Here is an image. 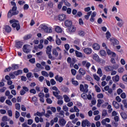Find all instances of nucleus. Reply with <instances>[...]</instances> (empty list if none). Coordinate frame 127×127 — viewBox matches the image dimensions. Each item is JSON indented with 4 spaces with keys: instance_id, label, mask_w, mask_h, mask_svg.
Segmentation results:
<instances>
[{
    "instance_id": "f257e3e1",
    "label": "nucleus",
    "mask_w": 127,
    "mask_h": 127,
    "mask_svg": "<svg viewBox=\"0 0 127 127\" xmlns=\"http://www.w3.org/2000/svg\"><path fill=\"white\" fill-rule=\"evenodd\" d=\"M10 23H12V27L14 28H16V30L20 29V26L19 25V23L18 21L15 19H12L9 21Z\"/></svg>"
},
{
    "instance_id": "f03ea898",
    "label": "nucleus",
    "mask_w": 127,
    "mask_h": 127,
    "mask_svg": "<svg viewBox=\"0 0 127 127\" xmlns=\"http://www.w3.org/2000/svg\"><path fill=\"white\" fill-rule=\"evenodd\" d=\"M89 86L87 84H84V87L83 84H80L79 86V89L80 92H83V93H88L89 92Z\"/></svg>"
},
{
    "instance_id": "7ed1b4c3",
    "label": "nucleus",
    "mask_w": 127,
    "mask_h": 127,
    "mask_svg": "<svg viewBox=\"0 0 127 127\" xmlns=\"http://www.w3.org/2000/svg\"><path fill=\"white\" fill-rule=\"evenodd\" d=\"M30 46L28 45H24L23 46V52L24 53H29L30 52V49H29Z\"/></svg>"
},
{
    "instance_id": "20e7f679",
    "label": "nucleus",
    "mask_w": 127,
    "mask_h": 127,
    "mask_svg": "<svg viewBox=\"0 0 127 127\" xmlns=\"http://www.w3.org/2000/svg\"><path fill=\"white\" fill-rule=\"evenodd\" d=\"M81 126L82 127H86V126L87 127H90L91 126V123H90V122H89L88 120H85L82 121Z\"/></svg>"
},
{
    "instance_id": "39448f33",
    "label": "nucleus",
    "mask_w": 127,
    "mask_h": 127,
    "mask_svg": "<svg viewBox=\"0 0 127 127\" xmlns=\"http://www.w3.org/2000/svg\"><path fill=\"white\" fill-rule=\"evenodd\" d=\"M67 31L68 32V33H69L70 34H72V33H74V32H75V31H76V27L74 26H70V27H69L67 29Z\"/></svg>"
},
{
    "instance_id": "423d86ee",
    "label": "nucleus",
    "mask_w": 127,
    "mask_h": 127,
    "mask_svg": "<svg viewBox=\"0 0 127 127\" xmlns=\"http://www.w3.org/2000/svg\"><path fill=\"white\" fill-rule=\"evenodd\" d=\"M82 65L84 67H86L87 69H89L90 68V66H91V63L88 62L87 61H83L82 62Z\"/></svg>"
},
{
    "instance_id": "0eeeda50",
    "label": "nucleus",
    "mask_w": 127,
    "mask_h": 127,
    "mask_svg": "<svg viewBox=\"0 0 127 127\" xmlns=\"http://www.w3.org/2000/svg\"><path fill=\"white\" fill-rule=\"evenodd\" d=\"M59 124L61 127H64L66 125V120L64 119H60L59 120Z\"/></svg>"
},
{
    "instance_id": "6e6552de",
    "label": "nucleus",
    "mask_w": 127,
    "mask_h": 127,
    "mask_svg": "<svg viewBox=\"0 0 127 127\" xmlns=\"http://www.w3.org/2000/svg\"><path fill=\"white\" fill-rule=\"evenodd\" d=\"M22 45H23V42L22 41H18L15 43V47L18 49L21 48V47H22Z\"/></svg>"
},
{
    "instance_id": "1a4fd4ad",
    "label": "nucleus",
    "mask_w": 127,
    "mask_h": 127,
    "mask_svg": "<svg viewBox=\"0 0 127 127\" xmlns=\"http://www.w3.org/2000/svg\"><path fill=\"white\" fill-rule=\"evenodd\" d=\"M83 52L85 54H87V55H90V54L92 53V49L90 48H86L83 49Z\"/></svg>"
},
{
    "instance_id": "9d476101",
    "label": "nucleus",
    "mask_w": 127,
    "mask_h": 127,
    "mask_svg": "<svg viewBox=\"0 0 127 127\" xmlns=\"http://www.w3.org/2000/svg\"><path fill=\"white\" fill-rule=\"evenodd\" d=\"M16 14H18V11H16L15 12H11V10H10L8 12V17H10L13 15H16Z\"/></svg>"
},
{
    "instance_id": "9b49d317",
    "label": "nucleus",
    "mask_w": 127,
    "mask_h": 127,
    "mask_svg": "<svg viewBox=\"0 0 127 127\" xmlns=\"http://www.w3.org/2000/svg\"><path fill=\"white\" fill-rule=\"evenodd\" d=\"M55 79L57 82H59V83H62V81H63V77L59 76V75H57L55 76Z\"/></svg>"
},
{
    "instance_id": "f8f14e48",
    "label": "nucleus",
    "mask_w": 127,
    "mask_h": 127,
    "mask_svg": "<svg viewBox=\"0 0 127 127\" xmlns=\"http://www.w3.org/2000/svg\"><path fill=\"white\" fill-rule=\"evenodd\" d=\"M64 24L67 27H70L72 25V21L70 20H66L64 21Z\"/></svg>"
},
{
    "instance_id": "ddd939ff",
    "label": "nucleus",
    "mask_w": 127,
    "mask_h": 127,
    "mask_svg": "<svg viewBox=\"0 0 127 127\" xmlns=\"http://www.w3.org/2000/svg\"><path fill=\"white\" fill-rule=\"evenodd\" d=\"M47 25L45 24H42L40 25V28L41 29V30H42L43 31H44L45 32L46 31V30L47 29Z\"/></svg>"
},
{
    "instance_id": "4468645a",
    "label": "nucleus",
    "mask_w": 127,
    "mask_h": 127,
    "mask_svg": "<svg viewBox=\"0 0 127 127\" xmlns=\"http://www.w3.org/2000/svg\"><path fill=\"white\" fill-rule=\"evenodd\" d=\"M59 20H60V21H63L64 19H66V15L64 14H62L61 15H59L58 16Z\"/></svg>"
},
{
    "instance_id": "2eb2a0df",
    "label": "nucleus",
    "mask_w": 127,
    "mask_h": 127,
    "mask_svg": "<svg viewBox=\"0 0 127 127\" xmlns=\"http://www.w3.org/2000/svg\"><path fill=\"white\" fill-rule=\"evenodd\" d=\"M110 41L113 43V45H118L119 44V41L114 38L110 39Z\"/></svg>"
},
{
    "instance_id": "dca6fc26",
    "label": "nucleus",
    "mask_w": 127,
    "mask_h": 127,
    "mask_svg": "<svg viewBox=\"0 0 127 127\" xmlns=\"http://www.w3.org/2000/svg\"><path fill=\"white\" fill-rule=\"evenodd\" d=\"M111 122V120H110L109 118H106L105 119H103L102 122L101 124L103 126L106 125L107 124L106 123H110Z\"/></svg>"
},
{
    "instance_id": "f3484780",
    "label": "nucleus",
    "mask_w": 127,
    "mask_h": 127,
    "mask_svg": "<svg viewBox=\"0 0 127 127\" xmlns=\"http://www.w3.org/2000/svg\"><path fill=\"white\" fill-rule=\"evenodd\" d=\"M107 54L108 55H111V56H112V57H116V53L111 52V50H110L109 49H107Z\"/></svg>"
},
{
    "instance_id": "a211bd4d",
    "label": "nucleus",
    "mask_w": 127,
    "mask_h": 127,
    "mask_svg": "<svg viewBox=\"0 0 127 127\" xmlns=\"http://www.w3.org/2000/svg\"><path fill=\"white\" fill-rule=\"evenodd\" d=\"M112 80L114 82H119L120 81V76L119 75H116L112 77Z\"/></svg>"
},
{
    "instance_id": "6ab92c4d",
    "label": "nucleus",
    "mask_w": 127,
    "mask_h": 127,
    "mask_svg": "<svg viewBox=\"0 0 127 127\" xmlns=\"http://www.w3.org/2000/svg\"><path fill=\"white\" fill-rule=\"evenodd\" d=\"M43 48V45L42 44H39L38 46H35L34 47V49H35V50H36V51L38 50V49H42Z\"/></svg>"
},
{
    "instance_id": "aec40b11",
    "label": "nucleus",
    "mask_w": 127,
    "mask_h": 127,
    "mask_svg": "<svg viewBox=\"0 0 127 127\" xmlns=\"http://www.w3.org/2000/svg\"><path fill=\"white\" fill-rule=\"evenodd\" d=\"M78 72L79 74H80V75H82V76L86 74V70H85L83 68H80Z\"/></svg>"
},
{
    "instance_id": "412c9836",
    "label": "nucleus",
    "mask_w": 127,
    "mask_h": 127,
    "mask_svg": "<svg viewBox=\"0 0 127 127\" xmlns=\"http://www.w3.org/2000/svg\"><path fill=\"white\" fill-rule=\"evenodd\" d=\"M93 59H94V60H95V61H97V62H99V61H100V58L99 57V56L96 54H94L93 55Z\"/></svg>"
},
{
    "instance_id": "4be33fe9",
    "label": "nucleus",
    "mask_w": 127,
    "mask_h": 127,
    "mask_svg": "<svg viewBox=\"0 0 127 127\" xmlns=\"http://www.w3.org/2000/svg\"><path fill=\"white\" fill-rule=\"evenodd\" d=\"M92 47L94 50H99L100 49V45L97 43L94 44Z\"/></svg>"
},
{
    "instance_id": "5701e85b",
    "label": "nucleus",
    "mask_w": 127,
    "mask_h": 127,
    "mask_svg": "<svg viewBox=\"0 0 127 127\" xmlns=\"http://www.w3.org/2000/svg\"><path fill=\"white\" fill-rule=\"evenodd\" d=\"M4 30L7 33H9L11 31V28L8 25H6L4 27Z\"/></svg>"
},
{
    "instance_id": "b1692460",
    "label": "nucleus",
    "mask_w": 127,
    "mask_h": 127,
    "mask_svg": "<svg viewBox=\"0 0 127 127\" xmlns=\"http://www.w3.org/2000/svg\"><path fill=\"white\" fill-rule=\"evenodd\" d=\"M56 43L57 45H61V40L58 38V36H56Z\"/></svg>"
},
{
    "instance_id": "393cba45",
    "label": "nucleus",
    "mask_w": 127,
    "mask_h": 127,
    "mask_svg": "<svg viewBox=\"0 0 127 127\" xmlns=\"http://www.w3.org/2000/svg\"><path fill=\"white\" fill-rule=\"evenodd\" d=\"M113 106L116 109H119L120 108V104L117 101H113Z\"/></svg>"
},
{
    "instance_id": "a878e982",
    "label": "nucleus",
    "mask_w": 127,
    "mask_h": 127,
    "mask_svg": "<svg viewBox=\"0 0 127 127\" xmlns=\"http://www.w3.org/2000/svg\"><path fill=\"white\" fill-rule=\"evenodd\" d=\"M64 99L65 103H69V102L71 101L70 98H69V97H68L67 95H64Z\"/></svg>"
},
{
    "instance_id": "bb28decb",
    "label": "nucleus",
    "mask_w": 127,
    "mask_h": 127,
    "mask_svg": "<svg viewBox=\"0 0 127 127\" xmlns=\"http://www.w3.org/2000/svg\"><path fill=\"white\" fill-rule=\"evenodd\" d=\"M78 35H79V36H81L82 37L85 36V32L82 30H80L78 31Z\"/></svg>"
},
{
    "instance_id": "cd10ccee",
    "label": "nucleus",
    "mask_w": 127,
    "mask_h": 127,
    "mask_svg": "<svg viewBox=\"0 0 127 127\" xmlns=\"http://www.w3.org/2000/svg\"><path fill=\"white\" fill-rule=\"evenodd\" d=\"M105 69L107 72H110V71H113V66L111 65L105 67Z\"/></svg>"
},
{
    "instance_id": "c85d7f7f",
    "label": "nucleus",
    "mask_w": 127,
    "mask_h": 127,
    "mask_svg": "<svg viewBox=\"0 0 127 127\" xmlns=\"http://www.w3.org/2000/svg\"><path fill=\"white\" fill-rule=\"evenodd\" d=\"M71 82L72 85H74V86H78V85H79V82L76 81L75 80V79H74V78H72L71 79Z\"/></svg>"
},
{
    "instance_id": "c756f323",
    "label": "nucleus",
    "mask_w": 127,
    "mask_h": 127,
    "mask_svg": "<svg viewBox=\"0 0 127 127\" xmlns=\"http://www.w3.org/2000/svg\"><path fill=\"white\" fill-rule=\"evenodd\" d=\"M55 31L58 33H61V32H62V29L60 27L57 26L55 28Z\"/></svg>"
},
{
    "instance_id": "7c9ffc66",
    "label": "nucleus",
    "mask_w": 127,
    "mask_h": 127,
    "mask_svg": "<svg viewBox=\"0 0 127 127\" xmlns=\"http://www.w3.org/2000/svg\"><path fill=\"white\" fill-rule=\"evenodd\" d=\"M14 75L15 76H18V75H20V74H22V70H18L17 71H15L13 72Z\"/></svg>"
},
{
    "instance_id": "2f4dec72",
    "label": "nucleus",
    "mask_w": 127,
    "mask_h": 127,
    "mask_svg": "<svg viewBox=\"0 0 127 127\" xmlns=\"http://www.w3.org/2000/svg\"><path fill=\"white\" fill-rule=\"evenodd\" d=\"M77 62V60H75L74 58H72L71 62H70V67H73L74 66V64H75Z\"/></svg>"
},
{
    "instance_id": "473e14b6",
    "label": "nucleus",
    "mask_w": 127,
    "mask_h": 127,
    "mask_svg": "<svg viewBox=\"0 0 127 127\" xmlns=\"http://www.w3.org/2000/svg\"><path fill=\"white\" fill-rule=\"evenodd\" d=\"M58 122V118L55 117V118H54L53 120H52L51 121V124L52 126H53V125H54V123H57Z\"/></svg>"
},
{
    "instance_id": "72a5a7b5",
    "label": "nucleus",
    "mask_w": 127,
    "mask_h": 127,
    "mask_svg": "<svg viewBox=\"0 0 127 127\" xmlns=\"http://www.w3.org/2000/svg\"><path fill=\"white\" fill-rule=\"evenodd\" d=\"M91 14H92V11H90L87 12V15H85L84 16V17H85V19L88 20V19H89Z\"/></svg>"
},
{
    "instance_id": "f704fd0d",
    "label": "nucleus",
    "mask_w": 127,
    "mask_h": 127,
    "mask_svg": "<svg viewBox=\"0 0 127 127\" xmlns=\"http://www.w3.org/2000/svg\"><path fill=\"white\" fill-rule=\"evenodd\" d=\"M75 55L77 57H83V54L82 53L75 51Z\"/></svg>"
},
{
    "instance_id": "c9c22d12",
    "label": "nucleus",
    "mask_w": 127,
    "mask_h": 127,
    "mask_svg": "<svg viewBox=\"0 0 127 127\" xmlns=\"http://www.w3.org/2000/svg\"><path fill=\"white\" fill-rule=\"evenodd\" d=\"M98 103H97V107L98 108H100L101 107V104H103L104 103V100L102 99H98L97 100Z\"/></svg>"
},
{
    "instance_id": "e433bc0d",
    "label": "nucleus",
    "mask_w": 127,
    "mask_h": 127,
    "mask_svg": "<svg viewBox=\"0 0 127 127\" xmlns=\"http://www.w3.org/2000/svg\"><path fill=\"white\" fill-rule=\"evenodd\" d=\"M41 74L44 77H49V74H48V72L45 71H42Z\"/></svg>"
},
{
    "instance_id": "4c0bfd02",
    "label": "nucleus",
    "mask_w": 127,
    "mask_h": 127,
    "mask_svg": "<svg viewBox=\"0 0 127 127\" xmlns=\"http://www.w3.org/2000/svg\"><path fill=\"white\" fill-rule=\"evenodd\" d=\"M121 117L123 119V120H127V115L126 113L122 112V113H121Z\"/></svg>"
},
{
    "instance_id": "58836bf2",
    "label": "nucleus",
    "mask_w": 127,
    "mask_h": 127,
    "mask_svg": "<svg viewBox=\"0 0 127 127\" xmlns=\"http://www.w3.org/2000/svg\"><path fill=\"white\" fill-rule=\"evenodd\" d=\"M18 64H12V66H11V69H12V70H17V69H18Z\"/></svg>"
},
{
    "instance_id": "ea45409f",
    "label": "nucleus",
    "mask_w": 127,
    "mask_h": 127,
    "mask_svg": "<svg viewBox=\"0 0 127 127\" xmlns=\"http://www.w3.org/2000/svg\"><path fill=\"white\" fill-rule=\"evenodd\" d=\"M44 115V112H37L36 113L34 114V116H38V117H42V116H43Z\"/></svg>"
},
{
    "instance_id": "a19ab883",
    "label": "nucleus",
    "mask_w": 127,
    "mask_h": 127,
    "mask_svg": "<svg viewBox=\"0 0 127 127\" xmlns=\"http://www.w3.org/2000/svg\"><path fill=\"white\" fill-rule=\"evenodd\" d=\"M31 34L26 35L23 37V39L24 40H28V39H30V38H31Z\"/></svg>"
},
{
    "instance_id": "79ce46f5",
    "label": "nucleus",
    "mask_w": 127,
    "mask_h": 127,
    "mask_svg": "<svg viewBox=\"0 0 127 127\" xmlns=\"http://www.w3.org/2000/svg\"><path fill=\"white\" fill-rule=\"evenodd\" d=\"M50 115H52V112L51 111L48 110L47 111V113L45 114V116L46 118H49V117H50Z\"/></svg>"
},
{
    "instance_id": "37998d69",
    "label": "nucleus",
    "mask_w": 127,
    "mask_h": 127,
    "mask_svg": "<svg viewBox=\"0 0 127 127\" xmlns=\"http://www.w3.org/2000/svg\"><path fill=\"white\" fill-rule=\"evenodd\" d=\"M58 117L61 118H64V111H60V113L59 114Z\"/></svg>"
},
{
    "instance_id": "c03bdc74",
    "label": "nucleus",
    "mask_w": 127,
    "mask_h": 127,
    "mask_svg": "<svg viewBox=\"0 0 127 127\" xmlns=\"http://www.w3.org/2000/svg\"><path fill=\"white\" fill-rule=\"evenodd\" d=\"M97 74H99L100 77H102V76H103V71H102V69H101V68H99L98 69Z\"/></svg>"
},
{
    "instance_id": "a18cd8bd",
    "label": "nucleus",
    "mask_w": 127,
    "mask_h": 127,
    "mask_svg": "<svg viewBox=\"0 0 127 127\" xmlns=\"http://www.w3.org/2000/svg\"><path fill=\"white\" fill-rule=\"evenodd\" d=\"M85 79L86 80H87V81L93 82V78H92V77L89 75H87L85 76Z\"/></svg>"
},
{
    "instance_id": "49530a36",
    "label": "nucleus",
    "mask_w": 127,
    "mask_h": 127,
    "mask_svg": "<svg viewBox=\"0 0 127 127\" xmlns=\"http://www.w3.org/2000/svg\"><path fill=\"white\" fill-rule=\"evenodd\" d=\"M59 53H58V52H57V50H56V49H53V55H54V56H55L56 57H57V56H58Z\"/></svg>"
},
{
    "instance_id": "de8ad7c7",
    "label": "nucleus",
    "mask_w": 127,
    "mask_h": 127,
    "mask_svg": "<svg viewBox=\"0 0 127 127\" xmlns=\"http://www.w3.org/2000/svg\"><path fill=\"white\" fill-rule=\"evenodd\" d=\"M51 51H52L51 47H50V46H48L47 47V52H46L47 54H51Z\"/></svg>"
},
{
    "instance_id": "09e8293b",
    "label": "nucleus",
    "mask_w": 127,
    "mask_h": 127,
    "mask_svg": "<svg viewBox=\"0 0 127 127\" xmlns=\"http://www.w3.org/2000/svg\"><path fill=\"white\" fill-rule=\"evenodd\" d=\"M99 53L101 56H106V55H107V53L104 50H101Z\"/></svg>"
},
{
    "instance_id": "8fccbe9b",
    "label": "nucleus",
    "mask_w": 127,
    "mask_h": 127,
    "mask_svg": "<svg viewBox=\"0 0 127 127\" xmlns=\"http://www.w3.org/2000/svg\"><path fill=\"white\" fill-rule=\"evenodd\" d=\"M46 33H51L52 32V28L47 27V30H46Z\"/></svg>"
},
{
    "instance_id": "3c124183",
    "label": "nucleus",
    "mask_w": 127,
    "mask_h": 127,
    "mask_svg": "<svg viewBox=\"0 0 127 127\" xmlns=\"http://www.w3.org/2000/svg\"><path fill=\"white\" fill-rule=\"evenodd\" d=\"M47 55L48 56V58L49 59H51V60H52V61H53V60H55V58L54 57H53V56H52V55H51V53L48 54Z\"/></svg>"
},
{
    "instance_id": "603ef678",
    "label": "nucleus",
    "mask_w": 127,
    "mask_h": 127,
    "mask_svg": "<svg viewBox=\"0 0 127 127\" xmlns=\"http://www.w3.org/2000/svg\"><path fill=\"white\" fill-rule=\"evenodd\" d=\"M93 78L94 79L96 80V81H100V77H99V76L97 75V74H93Z\"/></svg>"
},
{
    "instance_id": "864d4df0",
    "label": "nucleus",
    "mask_w": 127,
    "mask_h": 127,
    "mask_svg": "<svg viewBox=\"0 0 127 127\" xmlns=\"http://www.w3.org/2000/svg\"><path fill=\"white\" fill-rule=\"evenodd\" d=\"M15 107L16 110H20V104L18 103H16L15 104Z\"/></svg>"
},
{
    "instance_id": "5fc2aeb1",
    "label": "nucleus",
    "mask_w": 127,
    "mask_h": 127,
    "mask_svg": "<svg viewBox=\"0 0 127 127\" xmlns=\"http://www.w3.org/2000/svg\"><path fill=\"white\" fill-rule=\"evenodd\" d=\"M71 74H72V75H73V76H76V74H77L76 70L74 69H71Z\"/></svg>"
},
{
    "instance_id": "6e6d98bb",
    "label": "nucleus",
    "mask_w": 127,
    "mask_h": 127,
    "mask_svg": "<svg viewBox=\"0 0 127 127\" xmlns=\"http://www.w3.org/2000/svg\"><path fill=\"white\" fill-rule=\"evenodd\" d=\"M95 88L96 92H97V93H100V92H101V88H100V87H99L98 85H95Z\"/></svg>"
},
{
    "instance_id": "4d7b16f0",
    "label": "nucleus",
    "mask_w": 127,
    "mask_h": 127,
    "mask_svg": "<svg viewBox=\"0 0 127 127\" xmlns=\"http://www.w3.org/2000/svg\"><path fill=\"white\" fill-rule=\"evenodd\" d=\"M5 103L8 106H12V103L11 102V101L10 100H6L5 101Z\"/></svg>"
},
{
    "instance_id": "13d9d810",
    "label": "nucleus",
    "mask_w": 127,
    "mask_h": 127,
    "mask_svg": "<svg viewBox=\"0 0 127 127\" xmlns=\"http://www.w3.org/2000/svg\"><path fill=\"white\" fill-rule=\"evenodd\" d=\"M50 83L51 85H52V86H54V85H56V81H55V80H54V79H51L50 80Z\"/></svg>"
},
{
    "instance_id": "bf43d9fd",
    "label": "nucleus",
    "mask_w": 127,
    "mask_h": 127,
    "mask_svg": "<svg viewBox=\"0 0 127 127\" xmlns=\"http://www.w3.org/2000/svg\"><path fill=\"white\" fill-rule=\"evenodd\" d=\"M47 40H49L50 42H53L54 41V39H53V37L52 36H49L48 38H47Z\"/></svg>"
},
{
    "instance_id": "052dcab7",
    "label": "nucleus",
    "mask_w": 127,
    "mask_h": 127,
    "mask_svg": "<svg viewBox=\"0 0 127 127\" xmlns=\"http://www.w3.org/2000/svg\"><path fill=\"white\" fill-rule=\"evenodd\" d=\"M63 110L64 112H68V111H69V108H68L66 105H64L63 107Z\"/></svg>"
},
{
    "instance_id": "680f3d73",
    "label": "nucleus",
    "mask_w": 127,
    "mask_h": 127,
    "mask_svg": "<svg viewBox=\"0 0 127 127\" xmlns=\"http://www.w3.org/2000/svg\"><path fill=\"white\" fill-rule=\"evenodd\" d=\"M64 48L66 50V51H68V50H69V49H70V45H69L68 44H65Z\"/></svg>"
},
{
    "instance_id": "e2e57ef3",
    "label": "nucleus",
    "mask_w": 127,
    "mask_h": 127,
    "mask_svg": "<svg viewBox=\"0 0 127 127\" xmlns=\"http://www.w3.org/2000/svg\"><path fill=\"white\" fill-rule=\"evenodd\" d=\"M26 77L28 79H29L30 78H31L32 77V73L31 72H28L26 74Z\"/></svg>"
},
{
    "instance_id": "0e129e2a",
    "label": "nucleus",
    "mask_w": 127,
    "mask_h": 127,
    "mask_svg": "<svg viewBox=\"0 0 127 127\" xmlns=\"http://www.w3.org/2000/svg\"><path fill=\"white\" fill-rule=\"evenodd\" d=\"M123 104L124 105L125 108H126L127 109V101L126 100H123L122 101Z\"/></svg>"
},
{
    "instance_id": "69168bd1",
    "label": "nucleus",
    "mask_w": 127,
    "mask_h": 127,
    "mask_svg": "<svg viewBox=\"0 0 127 127\" xmlns=\"http://www.w3.org/2000/svg\"><path fill=\"white\" fill-rule=\"evenodd\" d=\"M122 80L124 82H127V75L125 74V75H123V76L122 77Z\"/></svg>"
},
{
    "instance_id": "338daca9",
    "label": "nucleus",
    "mask_w": 127,
    "mask_h": 127,
    "mask_svg": "<svg viewBox=\"0 0 127 127\" xmlns=\"http://www.w3.org/2000/svg\"><path fill=\"white\" fill-rule=\"evenodd\" d=\"M64 4L66 5V6H68V7L71 6V4L67 1L64 0Z\"/></svg>"
},
{
    "instance_id": "774afa93",
    "label": "nucleus",
    "mask_w": 127,
    "mask_h": 127,
    "mask_svg": "<svg viewBox=\"0 0 127 127\" xmlns=\"http://www.w3.org/2000/svg\"><path fill=\"white\" fill-rule=\"evenodd\" d=\"M124 71H125V69L123 67H120L118 69V72L120 74L124 72Z\"/></svg>"
}]
</instances>
